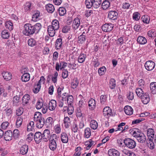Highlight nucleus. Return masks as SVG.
Segmentation results:
<instances>
[{"label":"nucleus","instance_id":"f257e3e1","mask_svg":"<svg viewBox=\"0 0 156 156\" xmlns=\"http://www.w3.org/2000/svg\"><path fill=\"white\" fill-rule=\"evenodd\" d=\"M41 23H37L33 25L30 23H27L24 25V30L23 33L26 36L32 35L34 34L38 33L41 28Z\"/></svg>","mask_w":156,"mask_h":156},{"label":"nucleus","instance_id":"f03ea898","mask_svg":"<svg viewBox=\"0 0 156 156\" xmlns=\"http://www.w3.org/2000/svg\"><path fill=\"white\" fill-rule=\"evenodd\" d=\"M34 119L35 122H36V126L37 128H41L43 126L45 120L42 117V115L41 112H36L34 115Z\"/></svg>","mask_w":156,"mask_h":156},{"label":"nucleus","instance_id":"7ed1b4c3","mask_svg":"<svg viewBox=\"0 0 156 156\" xmlns=\"http://www.w3.org/2000/svg\"><path fill=\"white\" fill-rule=\"evenodd\" d=\"M133 136L135 137L138 142L143 143L145 142L146 137L144 133L140 132L138 129H136L133 133Z\"/></svg>","mask_w":156,"mask_h":156},{"label":"nucleus","instance_id":"20e7f679","mask_svg":"<svg viewBox=\"0 0 156 156\" xmlns=\"http://www.w3.org/2000/svg\"><path fill=\"white\" fill-rule=\"evenodd\" d=\"M52 138L50 139L49 146L50 149L52 151H55L57 148L56 142L58 141L57 136L55 134L51 135Z\"/></svg>","mask_w":156,"mask_h":156},{"label":"nucleus","instance_id":"39448f33","mask_svg":"<svg viewBox=\"0 0 156 156\" xmlns=\"http://www.w3.org/2000/svg\"><path fill=\"white\" fill-rule=\"evenodd\" d=\"M124 143L126 146L130 149L134 148L136 145V142L134 140L129 138L125 139L124 140Z\"/></svg>","mask_w":156,"mask_h":156},{"label":"nucleus","instance_id":"423d86ee","mask_svg":"<svg viewBox=\"0 0 156 156\" xmlns=\"http://www.w3.org/2000/svg\"><path fill=\"white\" fill-rule=\"evenodd\" d=\"M43 140L44 142H47L51 138V135H50V131L48 129H45L44 130L42 134Z\"/></svg>","mask_w":156,"mask_h":156},{"label":"nucleus","instance_id":"0eeeda50","mask_svg":"<svg viewBox=\"0 0 156 156\" xmlns=\"http://www.w3.org/2000/svg\"><path fill=\"white\" fill-rule=\"evenodd\" d=\"M146 69L148 71H151L154 68L155 64L152 61H147L144 65Z\"/></svg>","mask_w":156,"mask_h":156},{"label":"nucleus","instance_id":"6e6552de","mask_svg":"<svg viewBox=\"0 0 156 156\" xmlns=\"http://www.w3.org/2000/svg\"><path fill=\"white\" fill-rule=\"evenodd\" d=\"M90 29L88 28L87 29V31L86 32L83 31L82 34L80 35L78 38V41L79 43L82 44L84 43L86 41L85 34L88 33Z\"/></svg>","mask_w":156,"mask_h":156},{"label":"nucleus","instance_id":"1a4fd4ad","mask_svg":"<svg viewBox=\"0 0 156 156\" xmlns=\"http://www.w3.org/2000/svg\"><path fill=\"white\" fill-rule=\"evenodd\" d=\"M118 16V13L115 10L110 11L108 12V17L110 20H115L117 19Z\"/></svg>","mask_w":156,"mask_h":156},{"label":"nucleus","instance_id":"9d476101","mask_svg":"<svg viewBox=\"0 0 156 156\" xmlns=\"http://www.w3.org/2000/svg\"><path fill=\"white\" fill-rule=\"evenodd\" d=\"M67 65V63L65 62L61 61L59 62V64L58 62H56L55 64V69L57 71H59V69L61 70L66 67Z\"/></svg>","mask_w":156,"mask_h":156},{"label":"nucleus","instance_id":"9b49d317","mask_svg":"<svg viewBox=\"0 0 156 156\" xmlns=\"http://www.w3.org/2000/svg\"><path fill=\"white\" fill-rule=\"evenodd\" d=\"M154 131L152 128H149L147 131V135L150 141H153L154 137Z\"/></svg>","mask_w":156,"mask_h":156},{"label":"nucleus","instance_id":"f8f14e48","mask_svg":"<svg viewBox=\"0 0 156 156\" xmlns=\"http://www.w3.org/2000/svg\"><path fill=\"white\" fill-rule=\"evenodd\" d=\"M80 24V19L78 17H76L74 19L73 21L72 27L75 30L78 28Z\"/></svg>","mask_w":156,"mask_h":156},{"label":"nucleus","instance_id":"ddd939ff","mask_svg":"<svg viewBox=\"0 0 156 156\" xmlns=\"http://www.w3.org/2000/svg\"><path fill=\"white\" fill-rule=\"evenodd\" d=\"M104 115L108 118L112 115V110L108 107H105L103 110Z\"/></svg>","mask_w":156,"mask_h":156},{"label":"nucleus","instance_id":"4468645a","mask_svg":"<svg viewBox=\"0 0 156 156\" xmlns=\"http://www.w3.org/2000/svg\"><path fill=\"white\" fill-rule=\"evenodd\" d=\"M113 27L112 24H105L102 26V29L105 32H109L113 29Z\"/></svg>","mask_w":156,"mask_h":156},{"label":"nucleus","instance_id":"2eb2a0df","mask_svg":"<svg viewBox=\"0 0 156 156\" xmlns=\"http://www.w3.org/2000/svg\"><path fill=\"white\" fill-rule=\"evenodd\" d=\"M12 134L11 131L8 130L5 132L4 135V137L6 141H10L12 138Z\"/></svg>","mask_w":156,"mask_h":156},{"label":"nucleus","instance_id":"dca6fc26","mask_svg":"<svg viewBox=\"0 0 156 156\" xmlns=\"http://www.w3.org/2000/svg\"><path fill=\"white\" fill-rule=\"evenodd\" d=\"M42 137L41 133L40 132H37L34 134V139L37 144H39L42 140Z\"/></svg>","mask_w":156,"mask_h":156},{"label":"nucleus","instance_id":"f3484780","mask_svg":"<svg viewBox=\"0 0 156 156\" xmlns=\"http://www.w3.org/2000/svg\"><path fill=\"white\" fill-rule=\"evenodd\" d=\"M142 103L144 104H147L150 101V97L147 93H145L140 98Z\"/></svg>","mask_w":156,"mask_h":156},{"label":"nucleus","instance_id":"a211bd4d","mask_svg":"<svg viewBox=\"0 0 156 156\" xmlns=\"http://www.w3.org/2000/svg\"><path fill=\"white\" fill-rule=\"evenodd\" d=\"M88 106L89 109L93 110L96 108V102L94 99L91 98L88 101Z\"/></svg>","mask_w":156,"mask_h":156},{"label":"nucleus","instance_id":"6ab92c4d","mask_svg":"<svg viewBox=\"0 0 156 156\" xmlns=\"http://www.w3.org/2000/svg\"><path fill=\"white\" fill-rule=\"evenodd\" d=\"M62 111L63 112L67 111L69 115H71L74 112V107L73 106H68V107L65 106L63 107Z\"/></svg>","mask_w":156,"mask_h":156},{"label":"nucleus","instance_id":"aec40b11","mask_svg":"<svg viewBox=\"0 0 156 156\" xmlns=\"http://www.w3.org/2000/svg\"><path fill=\"white\" fill-rule=\"evenodd\" d=\"M56 107V101L54 100H51L48 104V109L51 111L54 110Z\"/></svg>","mask_w":156,"mask_h":156},{"label":"nucleus","instance_id":"412c9836","mask_svg":"<svg viewBox=\"0 0 156 156\" xmlns=\"http://www.w3.org/2000/svg\"><path fill=\"white\" fill-rule=\"evenodd\" d=\"M108 154L109 156H119V152L114 149L109 150L108 151Z\"/></svg>","mask_w":156,"mask_h":156},{"label":"nucleus","instance_id":"4be33fe9","mask_svg":"<svg viewBox=\"0 0 156 156\" xmlns=\"http://www.w3.org/2000/svg\"><path fill=\"white\" fill-rule=\"evenodd\" d=\"M125 113L128 115H131L133 113V110L131 106H126L124 108Z\"/></svg>","mask_w":156,"mask_h":156},{"label":"nucleus","instance_id":"5701e85b","mask_svg":"<svg viewBox=\"0 0 156 156\" xmlns=\"http://www.w3.org/2000/svg\"><path fill=\"white\" fill-rule=\"evenodd\" d=\"M30 99V96L28 94H25L22 98V104L23 105H27L29 103Z\"/></svg>","mask_w":156,"mask_h":156},{"label":"nucleus","instance_id":"b1692460","mask_svg":"<svg viewBox=\"0 0 156 156\" xmlns=\"http://www.w3.org/2000/svg\"><path fill=\"white\" fill-rule=\"evenodd\" d=\"M62 44V39L61 38L57 39L55 44V48L57 49H60L61 48Z\"/></svg>","mask_w":156,"mask_h":156},{"label":"nucleus","instance_id":"393cba45","mask_svg":"<svg viewBox=\"0 0 156 156\" xmlns=\"http://www.w3.org/2000/svg\"><path fill=\"white\" fill-rule=\"evenodd\" d=\"M2 75L4 79L7 81L10 80L12 78V74L10 72H4L2 73Z\"/></svg>","mask_w":156,"mask_h":156},{"label":"nucleus","instance_id":"a878e982","mask_svg":"<svg viewBox=\"0 0 156 156\" xmlns=\"http://www.w3.org/2000/svg\"><path fill=\"white\" fill-rule=\"evenodd\" d=\"M58 30H55L53 27L50 26H48V31L49 36L51 37L54 36L55 34L56 31Z\"/></svg>","mask_w":156,"mask_h":156},{"label":"nucleus","instance_id":"bb28decb","mask_svg":"<svg viewBox=\"0 0 156 156\" xmlns=\"http://www.w3.org/2000/svg\"><path fill=\"white\" fill-rule=\"evenodd\" d=\"M55 30H58L59 28V22L57 20H54L51 23V25H49Z\"/></svg>","mask_w":156,"mask_h":156},{"label":"nucleus","instance_id":"cd10ccee","mask_svg":"<svg viewBox=\"0 0 156 156\" xmlns=\"http://www.w3.org/2000/svg\"><path fill=\"white\" fill-rule=\"evenodd\" d=\"M33 9L32 3L30 2H27L24 5V9L25 12L30 11Z\"/></svg>","mask_w":156,"mask_h":156},{"label":"nucleus","instance_id":"c85d7f7f","mask_svg":"<svg viewBox=\"0 0 156 156\" xmlns=\"http://www.w3.org/2000/svg\"><path fill=\"white\" fill-rule=\"evenodd\" d=\"M61 140L63 143H66L68 142V138L66 133H62L61 136Z\"/></svg>","mask_w":156,"mask_h":156},{"label":"nucleus","instance_id":"c756f323","mask_svg":"<svg viewBox=\"0 0 156 156\" xmlns=\"http://www.w3.org/2000/svg\"><path fill=\"white\" fill-rule=\"evenodd\" d=\"M46 9L48 12L52 13L55 10L54 6L51 4H49L46 5L45 6Z\"/></svg>","mask_w":156,"mask_h":156},{"label":"nucleus","instance_id":"7c9ffc66","mask_svg":"<svg viewBox=\"0 0 156 156\" xmlns=\"http://www.w3.org/2000/svg\"><path fill=\"white\" fill-rule=\"evenodd\" d=\"M28 150V146L26 145H24L21 147L20 152L21 154L24 155L27 153Z\"/></svg>","mask_w":156,"mask_h":156},{"label":"nucleus","instance_id":"2f4dec72","mask_svg":"<svg viewBox=\"0 0 156 156\" xmlns=\"http://www.w3.org/2000/svg\"><path fill=\"white\" fill-rule=\"evenodd\" d=\"M137 41L138 43L141 44H145L147 42V39L142 36H139L137 39Z\"/></svg>","mask_w":156,"mask_h":156},{"label":"nucleus","instance_id":"473e14b6","mask_svg":"<svg viewBox=\"0 0 156 156\" xmlns=\"http://www.w3.org/2000/svg\"><path fill=\"white\" fill-rule=\"evenodd\" d=\"M30 79V75L28 73H25L21 77L22 81L26 82L28 81Z\"/></svg>","mask_w":156,"mask_h":156},{"label":"nucleus","instance_id":"72a5a7b5","mask_svg":"<svg viewBox=\"0 0 156 156\" xmlns=\"http://www.w3.org/2000/svg\"><path fill=\"white\" fill-rule=\"evenodd\" d=\"M151 91L153 94H156V82H152L150 86Z\"/></svg>","mask_w":156,"mask_h":156},{"label":"nucleus","instance_id":"f704fd0d","mask_svg":"<svg viewBox=\"0 0 156 156\" xmlns=\"http://www.w3.org/2000/svg\"><path fill=\"white\" fill-rule=\"evenodd\" d=\"M86 58V55L83 53H80L78 59V61L79 63H82L85 60Z\"/></svg>","mask_w":156,"mask_h":156},{"label":"nucleus","instance_id":"c9c22d12","mask_svg":"<svg viewBox=\"0 0 156 156\" xmlns=\"http://www.w3.org/2000/svg\"><path fill=\"white\" fill-rule=\"evenodd\" d=\"M110 3L108 0L104 1L102 4V8L104 10H106L110 6Z\"/></svg>","mask_w":156,"mask_h":156},{"label":"nucleus","instance_id":"e433bc0d","mask_svg":"<svg viewBox=\"0 0 156 156\" xmlns=\"http://www.w3.org/2000/svg\"><path fill=\"white\" fill-rule=\"evenodd\" d=\"M101 2V0H93V7L95 9L98 8L100 6Z\"/></svg>","mask_w":156,"mask_h":156},{"label":"nucleus","instance_id":"4c0bfd02","mask_svg":"<svg viewBox=\"0 0 156 156\" xmlns=\"http://www.w3.org/2000/svg\"><path fill=\"white\" fill-rule=\"evenodd\" d=\"M64 126L66 128H68L70 125V118L68 117H65L64 120Z\"/></svg>","mask_w":156,"mask_h":156},{"label":"nucleus","instance_id":"58836bf2","mask_svg":"<svg viewBox=\"0 0 156 156\" xmlns=\"http://www.w3.org/2000/svg\"><path fill=\"white\" fill-rule=\"evenodd\" d=\"M41 88V84L39 83H37L36 84H35L34 87L33 91L35 94L38 93Z\"/></svg>","mask_w":156,"mask_h":156},{"label":"nucleus","instance_id":"ea45409f","mask_svg":"<svg viewBox=\"0 0 156 156\" xmlns=\"http://www.w3.org/2000/svg\"><path fill=\"white\" fill-rule=\"evenodd\" d=\"M85 4L86 7L90 9L91 7H93V0H85Z\"/></svg>","mask_w":156,"mask_h":156},{"label":"nucleus","instance_id":"a19ab883","mask_svg":"<svg viewBox=\"0 0 156 156\" xmlns=\"http://www.w3.org/2000/svg\"><path fill=\"white\" fill-rule=\"evenodd\" d=\"M5 25L6 28L10 31L12 30L13 28V23L10 21L6 22L5 23Z\"/></svg>","mask_w":156,"mask_h":156},{"label":"nucleus","instance_id":"79ce46f5","mask_svg":"<svg viewBox=\"0 0 156 156\" xmlns=\"http://www.w3.org/2000/svg\"><path fill=\"white\" fill-rule=\"evenodd\" d=\"M136 92L138 96L140 98L142 95H144L145 94L142 89L140 88H137L136 90Z\"/></svg>","mask_w":156,"mask_h":156},{"label":"nucleus","instance_id":"37998d69","mask_svg":"<svg viewBox=\"0 0 156 156\" xmlns=\"http://www.w3.org/2000/svg\"><path fill=\"white\" fill-rule=\"evenodd\" d=\"M91 134L90 129L89 128H87L85 129L84 130V136L86 138H89Z\"/></svg>","mask_w":156,"mask_h":156},{"label":"nucleus","instance_id":"c03bdc74","mask_svg":"<svg viewBox=\"0 0 156 156\" xmlns=\"http://www.w3.org/2000/svg\"><path fill=\"white\" fill-rule=\"evenodd\" d=\"M90 125L91 128L94 129H96L98 126L97 122L95 120H91L90 122Z\"/></svg>","mask_w":156,"mask_h":156},{"label":"nucleus","instance_id":"a18cd8bd","mask_svg":"<svg viewBox=\"0 0 156 156\" xmlns=\"http://www.w3.org/2000/svg\"><path fill=\"white\" fill-rule=\"evenodd\" d=\"M73 98L72 95L68 96L67 99V103L68 106H73Z\"/></svg>","mask_w":156,"mask_h":156},{"label":"nucleus","instance_id":"49530a36","mask_svg":"<svg viewBox=\"0 0 156 156\" xmlns=\"http://www.w3.org/2000/svg\"><path fill=\"white\" fill-rule=\"evenodd\" d=\"M142 21L144 23L148 24L150 20V17L147 15H144L141 18Z\"/></svg>","mask_w":156,"mask_h":156},{"label":"nucleus","instance_id":"de8ad7c7","mask_svg":"<svg viewBox=\"0 0 156 156\" xmlns=\"http://www.w3.org/2000/svg\"><path fill=\"white\" fill-rule=\"evenodd\" d=\"M34 122L33 121H31L28 124L27 130L28 131H32L34 129Z\"/></svg>","mask_w":156,"mask_h":156},{"label":"nucleus","instance_id":"09e8293b","mask_svg":"<svg viewBox=\"0 0 156 156\" xmlns=\"http://www.w3.org/2000/svg\"><path fill=\"white\" fill-rule=\"evenodd\" d=\"M44 104L43 101L41 100V101L40 100H38L37 101L36 106V108L37 109H40L42 108V107L43 106Z\"/></svg>","mask_w":156,"mask_h":156},{"label":"nucleus","instance_id":"8fccbe9b","mask_svg":"<svg viewBox=\"0 0 156 156\" xmlns=\"http://www.w3.org/2000/svg\"><path fill=\"white\" fill-rule=\"evenodd\" d=\"M109 86L111 89H113L116 86L115 80L114 79H111L109 82Z\"/></svg>","mask_w":156,"mask_h":156},{"label":"nucleus","instance_id":"3c124183","mask_svg":"<svg viewBox=\"0 0 156 156\" xmlns=\"http://www.w3.org/2000/svg\"><path fill=\"white\" fill-rule=\"evenodd\" d=\"M9 37V34L7 30H4L2 32V37L4 39H7Z\"/></svg>","mask_w":156,"mask_h":156},{"label":"nucleus","instance_id":"603ef678","mask_svg":"<svg viewBox=\"0 0 156 156\" xmlns=\"http://www.w3.org/2000/svg\"><path fill=\"white\" fill-rule=\"evenodd\" d=\"M106 69L105 66H103L99 68L98 70V73L100 76H102L105 74Z\"/></svg>","mask_w":156,"mask_h":156},{"label":"nucleus","instance_id":"864d4df0","mask_svg":"<svg viewBox=\"0 0 156 156\" xmlns=\"http://www.w3.org/2000/svg\"><path fill=\"white\" fill-rule=\"evenodd\" d=\"M23 118L20 116H18L17 118L16 126L17 127H19L22 124Z\"/></svg>","mask_w":156,"mask_h":156},{"label":"nucleus","instance_id":"5fc2aeb1","mask_svg":"<svg viewBox=\"0 0 156 156\" xmlns=\"http://www.w3.org/2000/svg\"><path fill=\"white\" fill-rule=\"evenodd\" d=\"M40 12H37L34 14L32 16V20L34 21H37L39 19V17L40 16Z\"/></svg>","mask_w":156,"mask_h":156},{"label":"nucleus","instance_id":"6e6d98bb","mask_svg":"<svg viewBox=\"0 0 156 156\" xmlns=\"http://www.w3.org/2000/svg\"><path fill=\"white\" fill-rule=\"evenodd\" d=\"M148 36L151 37H155L156 36V33L154 29H152L148 31L147 33Z\"/></svg>","mask_w":156,"mask_h":156},{"label":"nucleus","instance_id":"4d7b16f0","mask_svg":"<svg viewBox=\"0 0 156 156\" xmlns=\"http://www.w3.org/2000/svg\"><path fill=\"white\" fill-rule=\"evenodd\" d=\"M28 44L29 46L33 47L36 45V41L33 38H30L28 40Z\"/></svg>","mask_w":156,"mask_h":156},{"label":"nucleus","instance_id":"13d9d810","mask_svg":"<svg viewBox=\"0 0 156 156\" xmlns=\"http://www.w3.org/2000/svg\"><path fill=\"white\" fill-rule=\"evenodd\" d=\"M59 14L60 16H63L66 13V9L63 7H60L58 9Z\"/></svg>","mask_w":156,"mask_h":156},{"label":"nucleus","instance_id":"bf43d9fd","mask_svg":"<svg viewBox=\"0 0 156 156\" xmlns=\"http://www.w3.org/2000/svg\"><path fill=\"white\" fill-rule=\"evenodd\" d=\"M13 103L14 105H16L20 101V97L17 96H15L13 98Z\"/></svg>","mask_w":156,"mask_h":156},{"label":"nucleus","instance_id":"052dcab7","mask_svg":"<svg viewBox=\"0 0 156 156\" xmlns=\"http://www.w3.org/2000/svg\"><path fill=\"white\" fill-rule=\"evenodd\" d=\"M79 84V82L77 79H76L75 80H73L71 83V86L72 88L75 89L76 88Z\"/></svg>","mask_w":156,"mask_h":156},{"label":"nucleus","instance_id":"680f3d73","mask_svg":"<svg viewBox=\"0 0 156 156\" xmlns=\"http://www.w3.org/2000/svg\"><path fill=\"white\" fill-rule=\"evenodd\" d=\"M140 18V14L138 12H135L133 14V18L136 20H138Z\"/></svg>","mask_w":156,"mask_h":156},{"label":"nucleus","instance_id":"e2e57ef3","mask_svg":"<svg viewBox=\"0 0 156 156\" xmlns=\"http://www.w3.org/2000/svg\"><path fill=\"white\" fill-rule=\"evenodd\" d=\"M81 148L80 147H78L75 149L76 152L74 154V156H80L81 153L80 151Z\"/></svg>","mask_w":156,"mask_h":156},{"label":"nucleus","instance_id":"0e129e2a","mask_svg":"<svg viewBox=\"0 0 156 156\" xmlns=\"http://www.w3.org/2000/svg\"><path fill=\"white\" fill-rule=\"evenodd\" d=\"M23 112V108L22 107H20L16 110V115L18 116H20Z\"/></svg>","mask_w":156,"mask_h":156},{"label":"nucleus","instance_id":"69168bd1","mask_svg":"<svg viewBox=\"0 0 156 156\" xmlns=\"http://www.w3.org/2000/svg\"><path fill=\"white\" fill-rule=\"evenodd\" d=\"M68 74V72L67 69H63L62 70V76L63 79L66 78Z\"/></svg>","mask_w":156,"mask_h":156},{"label":"nucleus","instance_id":"338daca9","mask_svg":"<svg viewBox=\"0 0 156 156\" xmlns=\"http://www.w3.org/2000/svg\"><path fill=\"white\" fill-rule=\"evenodd\" d=\"M19 131L18 129H15L13 131V136L15 138H17L19 135Z\"/></svg>","mask_w":156,"mask_h":156},{"label":"nucleus","instance_id":"774afa93","mask_svg":"<svg viewBox=\"0 0 156 156\" xmlns=\"http://www.w3.org/2000/svg\"><path fill=\"white\" fill-rule=\"evenodd\" d=\"M101 103V104H104L106 100V97L105 95H101L100 97Z\"/></svg>","mask_w":156,"mask_h":156}]
</instances>
